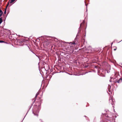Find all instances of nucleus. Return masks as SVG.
Listing matches in <instances>:
<instances>
[{
    "instance_id": "obj_39",
    "label": "nucleus",
    "mask_w": 122,
    "mask_h": 122,
    "mask_svg": "<svg viewBox=\"0 0 122 122\" xmlns=\"http://www.w3.org/2000/svg\"><path fill=\"white\" fill-rule=\"evenodd\" d=\"M113 44V43H112V44Z\"/></svg>"
},
{
    "instance_id": "obj_40",
    "label": "nucleus",
    "mask_w": 122,
    "mask_h": 122,
    "mask_svg": "<svg viewBox=\"0 0 122 122\" xmlns=\"http://www.w3.org/2000/svg\"><path fill=\"white\" fill-rule=\"evenodd\" d=\"M28 47L29 48V49H30V48H29V47Z\"/></svg>"
},
{
    "instance_id": "obj_13",
    "label": "nucleus",
    "mask_w": 122,
    "mask_h": 122,
    "mask_svg": "<svg viewBox=\"0 0 122 122\" xmlns=\"http://www.w3.org/2000/svg\"><path fill=\"white\" fill-rule=\"evenodd\" d=\"M3 14V12L0 9V14Z\"/></svg>"
},
{
    "instance_id": "obj_1",
    "label": "nucleus",
    "mask_w": 122,
    "mask_h": 122,
    "mask_svg": "<svg viewBox=\"0 0 122 122\" xmlns=\"http://www.w3.org/2000/svg\"><path fill=\"white\" fill-rule=\"evenodd\" d=\"M42 101H41L40 102L38 103V104H36V108L35 109L32 110V113L35 116H38V113L39 112V110L41 108V106Z\"/></svg>"
},
{
    "instance_id": "obj_41",
    "label": "nucleus",
    "mask_w": 122,
    "mask_h": 122,
    "mask_svg": "<svg viewBox=\"0 0 122 122\" xmlns=\"http://www.w3.org/2000/svg\"><path fill=\"white\" fill-rule=\"evenodd\" d=\"M29 110L28 111V112L29 111Z\"/></svg>"
},
{
    "instance_id": "obj_28",
    "label": "nucleus",
    "mask_w": 122,
    "mask_h": 122,
    "mask_svg": "<svg viewBox=\"0 0 122 122\" xmlns=\"http://www.w3.org/2000/svg\"><path fill=\"white\" fill-rule=\"evenodd\" d=\"M84 117H87V116H86L85 115L84 116Z\"/></svg>"
},
{
    "instance_id": "obj_8",
    "label": "nucleus",
    "mask_w": 122,
    "mask_h": 122,
    "mask_svg": "<svg viewBox=\"0 0 122 122\" xmlns=\"http://www.w3.org/2000/svg\"><path fill=\"white\" fill-rule=\"evenodd\" d=\"M3 21V18L1 17L0 18V24H1Z\"/></svg>"
},
{
    "instance_id": "obj_38",
    "label": "nucleus",
    "mask_w": 122,
    "mask_h": 122,
    "mask_svg": "<svg viewBox=\"0 0 122 122\" xmlns=\"http://www.w3.org/2000/svg\"><path fill=\"white\" fill-rule=\"evenodd\" d=\"M27 113H28V112H27V113L26 114V115H27Z\"/></svg>"
},
{
    "instance_id": "obj_37",
    "label": "nucleus",
    "mask_w": 122,
    "mask_h": 122,
    "mask_svg": "<svg viewBox=\"0 0 122 122\" xmlns=\"http://www.w3.org/2000/svg\"><path fill=\"white\" fill-rule=\"evenodd\" d=\"M122 41V40L121 41H120V42H120L121 41Z\"/></svg>"
},
{
    "instance_id": "obj_27",
    "label": "nucleus",
    "mask_w": 122,
    "mask_h": 122,
    "mask_svg": "<svg viewBox=\"0 0 122 122\" xmlns=\"http://www.w3.org/2000/svg\"><path fill=\"white\" fill-rule=\"evenodd\" d=\"M7 6H6V8L5 9V10H6V9H7Z\"/></svg>"
},
{
    "instance_id": "obj_18",
    "label": "nucleus",
    "mask_w": 122,
    "mask_h": 122,
    "mask_svg": "<svg viewBox=\"0 0 122 122\" xmlns=\"http://www.w3.org/2000/svg\"><path fill=\"white\" fill-rule=\"evenodd\" d=\"M86 34H85V35H84V37H85V36H86ZM83 37L82 38V39H83V40H84V41H85V39H83Z\"/></svg>"
},
{
    "instance_id": "obj_19",
    "label": "nucleus",
    "mask_w": 122,
    "mask_h": 122,
    "mask_svg": "<svg viewBox=\"0 0 122 122\" xmlns=\"http://www.w3.org/2000/svg\"><path fill=\"white\" fill-rule=\"evenodd\" d=\"M3 14H0V18L2 16Z\"/></svg>"
},
{
    "instance_id": "obj_17",
    "label": "nucleus",
    "mask_w": 122,
    "mask_h": 122,
    "mask_svg": "<svg viewBox=\"0 0 122 122\" xmlns=\"http://www.w3.org/2000/svg\"><path fill=\"white\" fill-rule=\"evenodd\" d=\"M6 10H5L4 12V14H5L6 13Z\"/></svg>"
},
{
    "instance_id": "obj_12",
    "label": "nucleus",
    "mask_w": 122,
    "mask_h": 122,
    "mask_svg": "<svg viewBox=\"0 0 122 122\" xmlns=\"http://www.w3.org/2000/svg\"><path fill=\"white\" fill-rule=\"evenodd\" d=\"M35 100L34 101H33V104H32V105H31V106H30V108H29V110L31 108V107H32V104H33V103H34V102H35Z\"/></svg>"
},
{
    "instance_id": "obj_15",
    "label": "nucleus",
    "mask_w": 122,
    "mask_h": 122,
    "mask_svg": "<svg viewBox=\"0 0 122 122\" xmlns=\"http://www.w3.org/2000/svg\"><path fill=\"white\" fill-rule=\"evenodd\" d=\"M111 88V86L110 85H108V89H110Z\"/></svg>"
},
{
    "instance_id": "obj_2",
    "label": "nucleus",
    "mask_w": 122,
    "mask_h": 122,
    "mask_svg": "<svg viewBox=\"0 0 122 122\" xmlns=\"http://www.w3.org/2000/svg\"><path fill=\"white\" fill-rule=\"evenodd\" d=\"M85 23V21L84 20H83L82 23L83 24H84ZM82 23H81L80 24V27L78 28V32L76 35V37L74 41L72 43V44H77V39L78 38H77V36H79V34L80 33L81 31V30L80 29V28L82 25Z\"/></svg>"
},
{
    "instance_id": "obj_32",
    "label": "nucleus",
    "mask_w": 122,
    "mask_h": 122,
    "mask_svg": "<svg viewBox=\"0 0 122 122\" xmlns=\"http://www.w3.org/2000/svg\"><path fill=\"white\" fill-rule=\"evenodd\" d=\"M105 116H106L107 117H109L108 116H106V115H105Z\"/></svg>"
},
{
    "instance_id": "obj_9",
    "label": "nucleus",
    "mask_w": 122,
    "mask_h": 122,
    "mask_svg": "<svg viewBox=\"0 0 122 122\" xmlns=\"http://www.w3.org/2000/svg\"><path fill=\"white\" fill-rule=\"evenodd\" d=\"M0 43H7H7L3 41H0Z\"/></svg>"
},
{
    "instance_id": "obj_36",
    "label": "nucleus",
    "mask_w": 122,
    "mask_h": 122,
    "mask_svg": "<svg viewBox=\"0 0 122 122\" xmlns=\"http://www.w3.org/2000/svg\"><path fill=\"white\" fill-rule=\"evenodd\" d=\"M25 116H26V115ZM25 117H24V118H23V120L24 119V118H25Z\"/></svg>"
},
{
    "instance_id": "obj_7",
    "label": "nucleus",
    "mask_w": 122,
    "mask_h": 122,
    "mask_svg": "<svg viewBox=\"0 0 122 122\" xmlns=\"http://www.w3.org/2000/svg\"><path fill=\"white\" fill-rule=\"evenodd\" d=\"M89 66V65L88 64H86L84 66V68H85L88 67Z\"/></svg>"
},
{
    "instance_id": "obj_5",
    "label": "nucleus",
    "mask_w": 122,
    "mask_h": 122,
    "mask_svg": "<svg viewBox=\"0 0 122 122\" xmlns=\"http://www.w3.org/2000/svg\"><path fill=\"white\" fill-rule=\"evenodd\" d=\"M122 81V78H120L119 79V80L117 81H115V82L116 83H121Z\"/></svg>"
},
{
    "instance_id": "obj_11",
    "label": "nucleus",
    "mask_w": 122,
    "mask_h": 122,
    "mask_svg": "<svg viewBox=\"0 0 122 122\" xmlns=\"http://www.w3.org/2000/svg\"><path fill=\"white\" fill-rule=\"evenodd\" d=\"M84 2H85V5H86V11L87 12V5L86 4V2L85 1H84Z\"/></svg>"
},
{
    "instance_id": "obj_22",
    "label": "nucleus",
    "mask_w": 122,
    "mask_h": 122,
    "mask_svg": "<svg viewBox=\"0 0 122 122\" xmlns=\"http://www.w3.org/2000/svg\"><path fill=\"white\" fill-rule=\"evenodd\" d=\"M9 2H8V4H7V5H6V6H7H7H8V5H9Z\"/></svg>"
},
{
    "instance_id": "obj_35",
    "label": "nucleus",
    "mask_w": 122,
    "mask_h": 122,
    "mask_svg": "<svg viewBox=\"0 0 122 122\" xmlns=\"http://www.w3.org/2000/svg\"><path fill=\"white\" fill-rule=\"evenodd\" d=\"M65 42V43H68V42Z\"/></svg>"
},
{
    "instance_id": "obj_26",
    "label": "nucleus",
    "mask_w": 122,
    "mask_h": 122,
    "mask_svg": "<svg viewBox=\"0 0 122 122\" xmlns=\"http://www.w3.org/2000/svg\"><path fill=\"white\" fill-rule=\"evenodd\" d=\"M109 81L110 82H111L112 81L110 79L109 80Z\"/></svg>"
},
{
    "instance_id": "obj_30",
    "label": "nucleus",
    "mask_w": 122,
    "mask_h": 122,
    "mask_svg": "<svg viewBox=\"0 0 122 122\" xmlns=\"http://www.w3.org/2000/svg\"><path fill=\"white\" fill-rule=\"evenodd\" d=\"M103 76V77H105V75H103V76Z\"/></svg>"
},
{
    "instance_id": "obj_23",
    "label": "nucleus",
    "mask_w": 122,
    "mask_h": 122,
    "mask_svg": "<svg viewBox=\"0 0 122 122\" xmlns=\"http://www.w3.org/2000/svg\"><path fill=\"white\" fill-rule=\"evenodd\" d=\"M95 68H96L97 69V66H95Z\"/></svg>"
},
{
    "instance_id": "obj_29",
    "label": "nucleus",
    "mask_w": 122,
    "mask_h": 122,
    "mask_svg": "<svg viewBox=\"0 0 122 122\" xmlns=\"http://www.w3.org/2000/svg\"><path fill=\"white\" fill-rule=\"evenodd\" d=\"M114 51L116 50V48L114 49Z\"/></svg>"
},
{
    "instance_id": "obj_6",
    "label": "nucleus",
    "mask_w": 122,
    "mask_h": 122,
    "mask_svg": "<svg viewBox=\"0 0 122 122\" xmlns=\"http://www.w3.org/2000/svg\"><path fill=\"white\" fill-rule=\"evenodd\" d=\"M30 51H31L34 54H35L36 56H37V57H38V58H39V57H40V56H38L37 55H36L35 54L32 50H30Z\"/></svg>"
},
{
    "instance_id": "obj_24",
    "label": "nucleus",
    "mask_w": 122,
    "mask_h": 122,
    "mask_svg": "<svg viewBox=\"0 0 122 122\" xmlns=\"http://www.w3.org/2000/svg\"><path fill=\"white\" fill-rule=\"evenodd\" d=\"M77 61H75V63H77Z\"/></svg>"
},
{
    "instance_id": "obj_16",
    "label": "nucleus",
    "mask_w": 122,
    "mask_h": 122,
    "mask_svg": "<svg viewBox=\"0 0 122 122\" xmlns=\"http://www.w3.org/2000/svg\"><path fill=\"white\" fill-rule=\"evenodd\" d=\"M8 13H7V15L5 16H5H4V18H5V20H4V21H5V19H6V17H7V15H8Z\"/></svg>"
},
{
    "instance_id": "obj_25",
    "label": "nucleus",
    "mask_w": 122,
    "mask_h": 122,
    "mask_svg": "<svg viewBox=\"0 0 122 122\" xmlns=\"http://www.w3.org/2000/svg\"><path fill=\"white\" fill-rule=\"evenodd\" d=\"M91 72V71H89V72H86V73H88V72Z\"/></svg>"
},
{
    "instance_id": "obj_34",
    "label": "nucleus",
    "mask_w": 122,
    "mask_h": 122,
    "mask_svg": "<svg viewBox=\"0 0 122 122\" xmlns=\"http://www.w3.org/2000/svg\"><path fill=\"white\" fill-rule=\"evenodd\" d=\"M112 77H110V79H112Z\"/></svg>"
},
{
    "instance_id": "obj_31",
    "label": "nucleus",
    "mask_w": 122,
    "mask_h": 122,
    "mask_svg": "<svg viewBox=\"0 0 122 122\" xmlns=\"http://www.w3.org/2000/svg\"><path fill=\"white\" fill-rule=\"evenodd\" d=\"M49 77H49V78H50V79H51V77H50V76H49Z\"/></svg>"
},
{
    "instance_id": "obj_4",
    "label": "nucleus",
    "mask_w": 122,
    "mask_h": 122,
    "mask_svg": "<svg viewBox=\"0 0 122 122\" xmlns=\"http://www.w3.org/2000/svg\"><path fill=\"white\" fill-rule=\"evenodd\" d=\"M109 103H110L112 105L114 104V102L115 100L112 98V97H110L109 98Z\"/></svg>"
},
{
    "instance_id": "obj_20",
    "label": "nucleus",
    "mask_w": 122,
    "mask_h": 122,
    "mask_svg": "<svg viewBox=\"0 0 122 122\" xmlns=\"http://www.w3.org/2000/svg\"><path fill=\"white\" fill-rule=\"evenodd\" d=\"M108 91L109 92H111V91H110V89H108Z\"/></svg>"
},
{
    "instance_id": "obj_14",
    "label": "nucleus",
    "mask_w": 122,
    "mask_h": 122,
    "mask_svg": "<svg viewBox=\"0 0 122 122\" xmlns=\"http://www.w3.org/2000/svg\"><path fill=\"white\" fill-rule=\"evenodd\" d=\"M11 0V1L10 2V3H12L13 2H14L15 1V0Z\"/></svg>"
},
{
    "instance_id": "obj_21",
    "label": "nucleus",
    "mask_w": 122,
    "mask_h": 122,
    "mask_svg": "<svg viewBox=\"0 0 122 122\" xmlns=\"http://www.w3.org/2000/svg\"><path fill=\"white\" fill-rule=\"evenodd\" d=\"M108 91L109 92H111V91H110V89H108Z\"/></svg>"
},
{
    "instance_id": "obj_3",
    "label": "nucleus",
    "mask_w": 122,
    "mask_h": 122,
    "mask_svg": "<svg viewBox=\"0 0 122 122\" xmlns=\"http://www.w3.org/2000/svg\"><path fill=\"white\" fill-rule=\"evenodd\" d=\"M27 41H28L25 40V39H19L18 41V42L19 43L21 44H23L22 45L24 44L25 45H26L28 46L27 45V44H26L25 43H25H26V42Z\"/></svg>"
},
{
    "instance_id": "obj_33",
    "label": "nucleus",
    "mask_w": 122,
    "mask_h": 122,
    "mask_svg": "<svg viewBox=\"0 0 122 122\" xmlns=\"http://www.w3.org/2000/svg\"><path fill=\"white\" fill-rule=\"evenodd\" d=\"M109 72H110V71H107V73H109Z\"/></svg>"
},
{
    "instance_id": "obj_10",
    "label": "nucleus",
    "mask_w": 122,
    "mask_h": 122,
    "mask_svg": "<svg viewBox=\"0 0 122 122\" xmlns=\"http://www.w3.org/2000/svg\"><path fill=\"white\" fill-rule=\"evenodd\" d=\"M39 93L38 92H37V93L36 94L35 96V98H36V97H37V96L39 95Z\"/></svg>"
}]
</instances>
